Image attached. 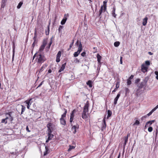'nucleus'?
Listing matches in <instances>:
<instances>
[{
    "mask_svg": "<svg viewBox=\"0 0 158 158\" xmlns=\"http://www.w3.org/2000/svg\"><path fill=\"white\" fill-rule=\"evenodd\" d=\"M37 55V57L36 60H37V64H41L44 62L46 60V59L43 54H41L40 53H35L33 56V60H34Z\"/></svg>",
    "mask_w": 158,
    "mask_h": 158,
    "instance_id": "obj_1",
    "label": "nucleus"
},
{
    "mask_svg": "<svg viewBox=\"0 0 158 158\" xmlns=\"http://www.w3.org/2000/svg\"><path fill=\"white\" fill-rule=\"evenodd\" d=\"M69 15L68 14H65L64 18H63V19H62V20L61 22V25H64L67 19V18L69 17Z\"/></svg>",
    "mask_w": 158,
    "mask_h": 158,
    "instance_id": "obj_2",
    "label": "nucleus"
},
{
    "mask_svg": "<svg viewBox=\"0 0 158 158\" xmlns=\"http://www.w3.org/2000/svg\"><path fill=\"white\" fill-rule=\"evenodd\" d=\"M89 103L88 101H87L84 107L83 112H88L89 111Z\"/></svg>",
    "mask_w": 158,
    "mask_h": 158,
    "instance_id": "obj_3",
    "label": "nucleus"
},
{
    "mask_svg": "<svg viewBox=\"0 0 158 158\" xmlns=\"http://www.w3.org/2000/svg\"><path fill=\"white\" fill-rule=\"evenodd\" d=\"M147 82V81L145 80H143V81L141 82L139 85H138V86L139 89H141L146 85Z\"/></svg>",
    "mask_w": 158,
    "mask_h": 158,
    "instance_id": "obj_4",
    "label": "nucleus"
},
{
    "mask_svg": "<svg viewBox=\"0 0 158 158\" xmlns=\"http://www.w3.org/2000/svg\"><path fill=\"white\" fill-rule=\"evenodd\" d=\"M31 100L32 98H31L29 100H26L25 102V103H26L27 104V107L28 109H30V107L32 103V102H31Z\"/></svg>",
    "mask_w": 158,
    "mask_h": 158,
    "instance_id": "obj_5",
    "label": "nucleus"
},
{
    "mask_svg": "<svg viewBox=\"0 0 158 158\" xmlns=\"http://www.w3.org/2000/svg\"><path fill=\"white\" fill-rule=\"evenodd\" d=\"M78 127L79 126L77 124L76 125L73 126L72 128V130L73 131V132L74 134L76 133L77 132L76 130L78 129Z\"/></svg>",
    "mask_w": 158,
    "mask_h": 158,
    "instance_id": "obj_6",
    "label": "nucleus"
},
{
    "mask_svg": "<svg viewBox=\"0 0 158 158\" xmlns=\"http://www.w3.org/2000/svg\"><path fill=\"white\" fill-rule=\"evenodd\" d=\"M147 67H146L145 65L143 64L141 65V71L142 72L145 73L147 71Z\"/></svg>",
    "mask_w": 158,
    "mask_h": 158,
    "instance_id": "obj_7",
    "label": "nucleus"
},
{
    "mask_svg": "<svg viewBox=\"0 0 158 158\" xmlns=\"http://www.w3.org/2000/svg\"><path fill=\"white\" fill-rule=\"evenodd\" d=\"M12 112H11L6 113V115H8L9 116V119L10 121H12L13 120V118L11 115Z\"/></svg>",
    "mask_w": 158,
    "mask_h": 158,
    "instance_id": "obj_8",
    "label": "nucleus"
},
{
    "mask_svg": "<svg viewBox=\"0 0 158 158\" xmlns=\"http://www.w3.org/2000/svg\"><path fill=\"white\" fill-rule=\"evenodd\" d=\"M66 63H64V64H63L62 65L60 69L59 70L58 72L60 73V72H61L63 71L65 68V66H66Z\"/></svg>",
    "mask_w": 158,
    "mask_h": 158,
    "instance_id": "obj_9",
    "label": "nucleus"
},
{
    "mask_svg": "<svg viewBox=\"0 0 158 158\" xmlns=\"http://www.w3.org/2000/svg\"><path fill=\"white\" fill-rule=\"evenodd\" d=\"M50 131L48 133V140H50L52 139V138H53L54 135L52 134H51V132L50 131Z\"/></svg>",
    "mask_w": 158,
    "mask_h": 158,
    "instance_id": "obj_10",
    "label": "nucleus"
},
{
    "mask_svg": "<svg viewBox=\"0 0 158 158\" xmlns=\"http://www.w3.org/2000/svg\"><path fill=\"white\" fill-rule=\"evenodd\" d=\"M148 18L147 17H146L143 20L142 24L143 26H145L147 23Z\"/></svg>",
    "mask_w": 158,
    "mask_h": 158,
    "instance_id": "obj_11",
    "label": "nucleus"
},
{
    "mask_svg": "<svg viewBox=\"0 0 158 158\" xmlns=\"http://www.w3.org/2000/svg\"><path fill=\"white\" fill-rule=\"evenodd\" d=\"M86 113L87 112L83 111L82 114V117L83 119H86L87 118Z\"/></svg>",
    "mask_w": 158,
    "mask_h": 158,
    "instance_id": "obj_12",
    "label": "nucleus"
},
{
    "mask_svg": "<svg viewBox=\"0 0 158 158\" xmlns=\"http://www.w3.org/2000/svg\"><path fill=\"white\" fill-rule=\"evenodd\" d=\"M97 61H98V63L100 64H101L100 61H101V60L102 58L101 56L99 54H97Z\"/></svg>",
    "mask_w": 158,
    "mask_h": 158,
    "instance_id": "obj_13",
    "label": "nucleus"
},
{
    "mask_svg": "<svg viewBox=\"0 0 158 158\" xmlns=\"http://www.w3.org/2000/svg\"><path fill=\"white\" fill-rule=\"evenodd\" d=\"M60 123L61 124L64 125H65L66 121H65V120L64 119L62 118H60Z\"/></svg>",
    "mask_w": 158,
    "mask_h": 158,
    "instance_id": "obj_14",
    "label": "nucleus"
},
{
    "mask_svg": "<svg viewBox=\"0 0 158 158\" xmlns=\"http://www.w3.org/2000/svg\"><path fill=\"white\" fill-rule=\"evenodd\" d=\"M47 66V65L46 64H44L42 67H41L39 70V72H42L44 69H45Z\"/></svg>",
    "mask_w": 158,
    "mask_h": 158,
    "instance_id": "obj_15",
    "label": "nucleus"
},
{
    "mask_svg": "<svg viewBox=\"0 0 158 158\" xmlns=\"http://www.w3.org/2000/svg\"><path fill=\"white\" fill-rule=\"evenodd\" d=\"M52 37L51 38V41L50 42L49 44H48V46H47L46 47V50H48L50 47V46L52 44Z\"/></svg>",
    "mask_w": 158,
    "mask_h": 158,
    "instance_id": "obj_16",
    "label": "nucleus"
},
{
    "mask_svg": "<svg viewBox=\"0 0 158 158\" xmlns=\"http://www.w3.org/2000/svg\"><path fill=\"white\" fill-rule=\"evenodd\" d=\"M78 50H79V51H80V52H81L82 50V45L81 44V42H80L79 44V45L78 46Z\"/></svg>",
    "mask_w": 158,
    "mask_h": 158,
    "instance_id": "obj_17",
    "label": "nucleus"
},
{
    "mask_svg": "<svg viewBox=\"0 0 158 158\" xmlns=\"http://www.w3.org/2000/svg\"><path fill=\"white\" fill-rule=\"evenodd\" d=\"M107 119H108L110 117L112 114V112L110 110H108L107 111Z\"/></svg>",
    "mask_w": 158,
    "mask_h": 158,
    "instance_id": "obj_18",
    "label": "nucleus"
},
{
    "mask_svg": "<svg viewBox=\"0 0 158 158\" xmlns=\"http://www.w3.org/2000/svg\"><path fill=\"white\" fill-rule=\"evenodd\" d=\"M37 41L35 39V38L34 39V42L33 44L32 45L31 47L32 48V49L34 48L35 47V46L36 44H37Z\"/></svg>",
    "mask_w": 158,
    "mask_h": 158,
    "instance_id": "obj_19",
    "label": "nucleus"
},
{
    "mask_svg": "<svg viewBox=\"0 0 158 158\" xmlns=\"http://www.w3.org/2000/svg\"><path fill=\"white\" fill-rule=\"evenodd\" d=\"M45 47V46L42 45L40 47L38 53H40V52H41L44 49Z\"/></svg>",
    "mask_w": 158,
    "mask_h": 158,
    "instance_id": "obj_20",
    "label": "nucleus"
},
{
    "mask_svg": "<svg viewBox=\"0 0 158 158\" xmlns=\"http://www.w3.org/2000/svg\"><path fill=\"white\" fill-rule=\"evenodd\" d=\"M77 112V111L75 110H74L72 112L70 117H71L72 118H73L74 117V114Z\"/></svg>",
    "mask_w": 158,
    "mask_h": 158,
    "instance_id": "obj_21",
    "label": "nucleus"
},
{
    "mask_svg": "<svg viewBox=\"0 0 158 158\" xmlns=\"http://www.w3.org/2000/svg\"><path fill=\"white\" fill-rule=\"evenodd\" d=\"M6 2V0H2V1L1 8H4Z\"/></svg>",
    "mask_w": 158,
    "mask_h": 158,
    "instance_id": "obj_22",
    "label": "nucleus"
},
{
    "mask_svg": "<svg viewBox=\"0 0 158 158\" xmlns=\"http://www.w3.org/2000/svg\"><path fill=\"white\" fill-rule=\"evenodd\" d=\"M80 52L79 51V50L77 51V52H74V53L73 54L74 56L75 57H77L78 56V55L80 54Z\"/></svg>",
    "mask_w": 158,
    "mask_h": 158,
    "instance_id": "obj_23",
    "label": "nucleus"
},
{
    "mask_svg": "<svg viewBox=\"0 0 158 158\" xmlns=\"http://www.w3.org/2000/svg\"><path fill=\"white\" fill-rule=\"evenodd\" d=\"M21 106H22V110H21V114H23V112H24V111L25 110V109H26L25 107L24 106L22 105Z\"/></svg>",
    "mask_w": 158,
    "mask_h": 158,
    "instance_id": "obj_24",
    "label": "nucleus"
},
{
    "mask_svg": "<svg viewBox=\"0 0 158 158\" xmlns=\"http://www.w3.org/2000/svg\"><path fill=\"white\" fill-rule=\"evenodd\" d=\"M23 4V2L22 1L20 2L19 3L18 5L17 6V8L18 9H20L21 7V6Z\"/></svg>",
    "mask_w": 158,
    "mask_h": 158,
    "instance_id": "obj_25",
    "label": "nucleus"
},
{
    "mask_svg": "<svg viewBox=\"0 0 158 158\" xmlns=\"http://www.w3.org/2000/svg\"><path fill=\"white\" fill-rule=\"evenodd\" d=\"M64 110L65 112L62 115L61 118H63L64 117H65L66 116V114L67 112V110L65 109H64Z\"/></svg>",
    "mask_w": 158,
    "mask_h": 158,
    "instance_id": "obj_26",
    "label": "nucleus"
},
{
    "mask_svg": "<svg viewBox=\"0 0 158 158\" xmlns=\"http://www.w3.org/2000/svg\"><path fill=\"white\" fill-rule=\"evenodd\" d=\"M86 84L88 85L90 87H91L92 86V81L90 80L88 81L86 83Z\"/></svg>",
    "mask_w": 158,
    "mask_h": 158,
    "instance_id": "obj_27",
    "label": "nucleus"
},
{
    "mask_svg": "<svg viewBox=\"0 0 158 158\" xmlns=\"http://www.w3.org/2000/svg\"><path fill=\"white\" fill-rule=\"evenodd\" d=\"M120 44V43L119 41L115 42L114 44V46L115 47H118L119 46Z\"/></svg>",
    "mask_w": 158,
    "mask_h": 158,
    "instance_id": "obj_28",
    "label": "nucleus"
},
{
    "mask_svg": "<svg viewBox=\"0 0 158 158\" xmlns=\"http://www.w3.org/2000/svg\"><path fill=\"white\" fill-rule=\"evenodd\" d=\"M152 123L150 121H149L147 122L146 123V125L145 126V127H146L147 126L148 127V126H150L152 124Z\"/></svg>",
    "mask_w": 158,
    "mask_h": 158,
    "instance_id": "obj_29",
    "label": "nucleus"
},
{
    "mask_svg": "<svg viewBox=\"0 0 158 158\" xmlns=\"http://www.w3.org/2000/svg\"><path fill=\"white\" fill-rule=\"evenodd\" d=\"M75 147L73 146L69 145V148L68 150V151H71L72 149L74 148Z\"/></svg>",
    "mask_w": 158,
    "mask_h": 158,
    "instance_id": "obj_30",
    "label": "nucleus"
},
{
    "mask_svg": "<svg viewBox=\"0 0 158 158\" xmlns=\"http://www.w3.org/2000/svg\"><path fill=\"white\" fill-rule=\"evenodd\" d=\"M61 52L59 51L56 55V58H60L61 56Z\"/></svg>",
    "mask_w": 158,
    "mask_h": 158,
    "instance_id": "obj_31",
    "label": "nucleus"
},
{
    "mask_svg": "<svg viewBox=\"0 0 158 158\" xmlns=\"http://www.w3.org/2000/svg\"><path fill=\"white\" fill-rule=\"evenodd\" d=\"M103 10V6H102L100 9L99 10V16L102 14Z\"/></svg>",
    "mask_w": 158,
    "mask_h": 158,
    "instance_id": "obj_32",
    "label": "nucleus"
},
{
    "mask_svg": "<svg viewBox=\"0 0 158 158\" xmlns=\"http://www.w3.org/2000/svg\"><path fill=\"white\" fill-rule=\"evenodd\" d=\"M139 124V122L138 120H136L135 123L133 124V125H138Z\"/></svg>",
    "mask_w": 158,
    "mask_h": 158,
    "instance_id": "obj_33",
    "label": "nucleus"
},
{
    "mask_svg": "<svg viewBox=\"0 0 158 158\" xmlns=\"http://www.w3.org/2000/svg\"><path fill=\"white\" fill-rule=\"evenodd\" d=\"M119 87V82L118 81L116 85V89H118Z\"/></svg>",
    "mask_w": 158,
    "mask_h": 158,
    "instance_id": "obj_34",
    "label": "nucleus"
},
{
    "mask_svg": "<svg viewBox=\"0 0 158 158\" xmlns=\"http://www.w3.org/2000/svg\"><path fill=\"white\" fill-rule=\"evenodd\" d=\"M154 111L152 109L149 113L148 114H147V115L149 116L150 115H151L152 113L154 112Z\"/></svg>",
    "mask_w": 158,
    "mask_h": 158,
    "instance_id": "obj_35",
    "label": "nucleus"
},
{
    "mask_svg": "<svg viewBox=\"0 0 158 158\" xmlns=\"http://www.w3.org/2000/svg\"><path fill=\"white\" fill-rule=\"evenodd\" d=\"M1 122L2 123H5L6 124L7 123V120H6L5 118L3 119L2 120Z\"/></svg>",
    "mask_w": 158,
    "mask_h": 158,
    "instance_id": "obj_36",
    "label": "nucleus"
},
{
    "mask_svg": "<svg viewBox=\"0 0 158 158\" xmlns=\"http://www.w3.org/2000/svg\"><path fill=\"white\" fill-rule=\"evenodd\" d=\"M63 26H60L59 27V28H58V30H59V32H60V31H61L62 29H63Z\"/></svg>",
    "mask_w": 158,
    "mask_h": 158,
    "instance_id": "obj_37",
    "label": "nucleus"
},
{
    "mask_svg": "<svg viewBox=\"0 0 158 158\" xmlns=\"http://www.w3.org/2000/svg\"><path fill=\"white\" fill-rule=\"evenodd\" d=\"M153 130V128H152V127H148V131L150 132H151Z\"/></svg>",
    "mask_w": 158,
    "mask_h": 158,
    "instance_id": "obj_38",
    "label": "nucleus"
},
{
    "mask_svg": "<svg viewBox=\"0 0 158 158\" xmlns=\"http://www.w3.org/2000/svg\"><path fill=\"white\" fill-rule=\"evenodd\" d=\"M127 83L128 85H130L131 84V80L128 79L127 80Z\"/></svg>",
    "mask_w": 158,
    "mask_h": 158,
    "instance_id": "obj_39",
    "label": "nucleus"
},
{
    "mask_svg": "<svg viewBox=\"0 0 158 158\" xmlns=\"http://www.w3.org/2000/svg\"><path fill=\"white\" fill-rule=\"evenodd\" d=\"M47 41L46 40H44L43 42L42 45L45 46L47 44Z\"/></svg>",
    "mask_w": 158,
    "mask_h": 158,
    "instance_id": "obj_40",
    "label": "nucleus"
},
{
    "mask_svg": "<svg viewBox=\"0 0 158 158\" xmlns=\"http://www.w3.org/2000/svg\"><path fill=\"white\" fill-rule=\"evenodd\" d=\"M118 99L116 98H114V105L117 104Z\"/></svg>",
    "mask_w": 158,
    "mask_h": 158,
    "instance_id": "obj_41",
    "label": "nucleus"
},
{
    "mask_svg": "<svg viewBox=\"0 0 158 158\" xmlns=\"http://www.w3.org/2000/svg\"><path fill=\"white\" fill-rule=\"evenodd\" d=\"M145 64L147 65H149L150 64V62L149 61L147 60L145 62Z\"/></svg>",
    "mask_w": 158,
    "mask_h": 158,
    "instance_id": "obj_42",
    "label": "nucleus"
},
{
    "mask_svg": "<svg viewBox=\"0 0 158 158\" xmlns=\"http://www.w3.org/2000/svg\"><path fill=\"white\" fill-rule=\"evenodd\" d=\"M140 81V79L139 78H138L135 80V84H136L139 82Z\"/></svg>",
    "mask_w": 158,
    "mask_h": 158,
    "instance_id": "obj_43",
    "label": "nucleus"
},
{
    "mask_svg": "<svg viewBox=\"0 0 158 158\" xmlns=\"http://www.w3.org/2000/svg\"><path fill=\"white\" fill-rule=\"evenodd\" d=\"M81 55L82 56L84 57L85 56L86 52H84L81 53Z\"/></svg>",
    "mask_w": 158,
    "mask_h": 158,
    "instance_id": "obj_44",
    "label": "nucleus"
},
{
    "mask_svg": "<svg viewBox=\"0 0 158 158\" xmlns=\"http://www.w3.org/2000/svg\"><path fill=\"white\" fill-rule=\"evenodd\" d=\"M15 44H13V47H12V48H13V53H15Z\"/></svg>",
    "mask_w": 158,
    "mask_h": 158,
    "instance_id": "obj_45",
    "label": "nucleus"
},
{
    "mask_svg": "<svg viewBox=\"0 0 158 158\" xmlns=\"http://www.w3.org/2000/svg\"><path fill=\"white\" fill-rule=\"evenodd\" d=\"M124 142H127L128 141V137H125V136L124 137Z\"/></svg>",
    "mask_w": 158,
    "mask_h": 158,
    "instance_id": "obj_46",
    "label": "nucleus"
},
{
    "mask_svg": "<svg viewBox=\"0 0 158 158\" xmlns=\"http://www.w3.org/2000/svg\"><path fill=\"white\" fill-rule=\"evenodd\" d=\"M158 133V130L157 129H156V135H155L156 139V137L157 136Z\"/></svg>",
    "mask_w": 158,
    "mask_h": 158,
    "instance_id": "obj_47",
    "label": "nucleus"
},
{
    "mask_svg": "<svg viewBox=\"0 0 158 158\" xmlns=\"http://www.w3.org/2000/svg\"><path fill=\"white\" fill-rule=\"evenodd\" d=\"M26 130L27 131L30 132L31 131L29 130L28 126H27L26 127Z\"/></svg>",
    "mask_w": 158,
    "mask_h": 158,
    "instance_id": "obj_48",
    "label": "nucleus"
},
{
    "mask_svg": "<svg viewBox=\"0 0 158 158\" xmlns=\"http://www.w3.org/2000/svg\"><path fill=\"white\" fill-rule=\"evenodd\" d=\"M106 2H107L105 1H104L103 2L104 6V9H106Z\"/></svg>",
    "mask_w": 158,
    "mask_h": 158,
    "instance_id": "obj_49",
    "label": "nucleus"
},
{
    "mask_svg": "<svg viewBox=\"0 0 158 158\" xmlns=\"http://www.w3.org/2000/svg\"><path fill=\"white\" fill-rule=\"evenodd\" d=\"M125 91H126V93L129 92V89L128 88H125Z\"/></svg>",
    "mask_w": 158,
    "mask_h": 158,
    "instance_id": "obj_50",
    "label": "nucleus"
},
{
    "mask_svg": "<svg viewBox=\"0 0 158 158\" xmlns=\"http://www.w3.org/2000/svg\"><path fill=\"white\" fill-rule=\"evenodd\" d=\"M113 12L112 13L113 16L114 17H116V15L115 14L114 11H115V9H114V10H113Z\"/></svg>",
    "mask_w": 158,
    "mask_h": 158,
    "instance_id": "obj_51",
    "label": "nucleus"
},
{
    "mask_svg": "<svg viewBox=\"0 0 158 158\" xmlns=\"http://www.w3.org/2000/svg\"><path fill=\"white\" fill-rule=\"evenodd\" d=\"M123 57L122 56H120V63L121 64H123V61H122Z\"/></svg>",
    "mask_w": 158,
    "mask_h": 158,
    "instance_id": "obj_52",
    "label": "nucleus"
},
{
    "mask_svg": "<svg viewBox=\"0 0 158 158\" xmlns=\"http://www.w3.org/2000/svg\"><path fill=\"white\" fill-rule=\"evenodd\" d=\"M120 96V93H119L117 95L116 98L118 99Z\"/></svg>",
    "mask_w": 158,
    "mask_h": 158,
    "instance_id": "obj_53",
    "label": "nucleus"
},
{
    "mask_svg": "<svg viewBox=\"0 0 158 158\" xmlns=\"http://www.w3.org/2000/svg\"><path fill=\"white\" fill-rule=\"evenodd\" d=\"M60 58H56V61L57 62H59L60 61Z\"/></svg>",
    "mask_w": 158,
    "mask_h": 158,
    "instance_id": "obj_54",
    "label": "nucleus"
},
{
    "mask_svg": "<svg viewBox=\"0 0 158 158\" xmlns=\"http://www.w3.org/2000/svg\"><path fill=\"white\" fill-rule=\"evenodd\" d=\"M80 42L78 40H77V41L76 43L75 44V45H76V46H78Z\"/></svg>",
    "mask_w": 158,
    "mask_h": 158,
    "instance_id": "obj_55",
    "label": "nucleus"
},
{
    "mask_svg": "<svg viewBox=\"0 0 158 158\" xmlns=\"http://www.w3.org/2000/svg\"><path fill=\"white\" fill-rule=\"evenodd\" d=\"M158 108V105H157L153 109L154 111H155L156 110V109Z\"/></svg>",
    "mask_w": 158,
    "mask_h": 158,
    "instance_id": "obj_56",
    "label": "nucleus"
},
{
    "mask_svg": "<svg viewBox=\"0 0 158 158\" xmlns=\"http://www.w3.org/2000/svg\"><path fill=\"white\" fill-rule=\"evenodd\" d=\"M134 77V76L133 75H131V76L130 77L128 78V79H130L131 80V79H132Z\"/></svg>",
    "mask_w": 158,
    "mask_h": 158,
    "instance_id": "obj_57",
    "label": "nucleus"
},
{
    "mask_svg": "<svg viewBox=\"0 0 158 158\" xmlns=\"http://www.w3.org/2000/svg\"><path fill=\"white\" fill-rule=\"evenodd\" d=\"M106 125L103 124V126L102 127V129H105L106 128Z\"/></svg>",
    "mask_w": 158,
    "mask_h": 158,
    "instance_id": "obj_58",
    "label": "nucleus"
},
{
    "mask_svg": "<svg viewBox=\"0 0 158 158\" xmlns=\"http://www.w3.org/2000/svg\"><path fill=\"white\" fill-rule=\"evenodd\" d=\"M105 118H104L103 119V124L104 125H106V122L105 120Z\"/></svg>",
    "mask_w": 158,
    "mask_h": 158,
    "instance_id": "obj_59",
    "label": "nucleus"
},
{
    "mask_svg": "<svg viewBox=\"0 0 158 158\" xmlns=\"http://www.w3.org/2000/svg\"><path fill=\"white\" fill-rule=\"evenodd\" d=\"M73 118H72L71 117H70V119L69 120L70 123H72L73 122Z\"/></svg>",
    "mask_w": 158,
    "mask_h": 158,
    "instance_id": "obj_60",
    "label": "nucleus"
},
{
    "mask_svg": "<svg viewBox=\"0 0 158 158\" xmlns=\"http://www.w3.org/2000/svg\"><path fill=\"white\" fill-rule=\"evenodd\" d=\"M73 45V43H71L69 45V48L68 49V50H69V49H70L72 48Z\"/></svg>",
    "mask_w": 158,
    "mask_h": 158,
    "instance_id": "obj_61",
    "label": "nucleus"
},
{
    "mask_svg": "<svg viewBox=\"0 0 158 158\" xmlns=\"http://www.w3.org/2000/svg\"><path fill=\"white\" fill-rule=\"evenodd\" d=\"M37 36V35L36 34V32H35V33L34 37L33 38V40H34V38H35V39L36 40V38Z\"/></svg>",
    "mask_w": 158,
    "mask_h": 158,
    "instance_id": "obj_62",
    "label": "nucleus"
},
{
    "mask_svg": "<svg viewBox=\"0 0 158 158\" xmlns=\"http://www.w3.org/2000/svg\"><path fill=\"white\" fill-rule=\"evenodd\" d=\"M48 154V151H45L44 152V155L45 156Z\"/></svg>",
    "mask_w": 158,
    "mask_h": 158,
    "instance_id": "obj_63",
    "label": "nucleus"
},
{
    "mask_svg": "<svg viewBox=\"0 0 158 158\" xmlns=\"http://www.w3.org/2000/svg\"><path fill=\"white\" fill-rule=\"evenodd\" d=\"M155 74L156 75V76H158V72L156 71L155 72Z\"/></svg>",
    "mask_w": 158,
    "mask_h": 158,
    "instance_id": "obj_64",
    "label": "nucleus"
}]
</instances>
